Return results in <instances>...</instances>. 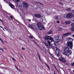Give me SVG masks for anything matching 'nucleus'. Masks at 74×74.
<instances>
[{"mask_svg":"<svg viewBox=\"0 0 74 74\" xmlns=\"http://www.w3.org/2000/svg\"><path fill=\"white\" fill-rule=\"evenodd\" d=\"M67 41H68L66 44V45L70 48L71 49H72L73 47V39L71 38H67Z\"/></svg>","mask_w":74,"mask_h":74,"instance_id":"obj_1","label":"nucleus"},{"mask_svg":"<svg viewBox=\"0 0 74 74\" xmlns=\"http://www.w3.org/2000/svg\"><path fill=\"white\" fill-rule=\"evenodd\" d=\"M69 48L66 47H65L64 51V52L63 53L64 55L66 56H69V55H70L71 53V50H69Z\"/></svg>","mask_w":74,"mask_h":74,"instance_id":"obj_2","label":"nucleus"},{"mask_svg":"<svg viewBox=\"0 0 74 74\" xmlns=\"http://www.w3.org/2000/svg\"><path fill=\"white\" fill-rule=\"evenodd\" d=\"M56 54L58 57H59L60 55V51L59 48L56 47V50L55 52Z\"/></svg>","mask_w":74,"mask_h":74,"instance_id":"obj_3","label":"nucleus"},{"mask_svg":"<svg viewBox=\"0 0 74 74\" xmlns=\"http://www.w3.org/2000/svg\"><path fill=\"white\" fill-rule=\"evenodd\" d=\"M21 5L22 6H23L24 9H25V10H26L28 8V7H29L27 4L24 2L23 3L21 4Z\"/></svg>","mask_w":74,"mask_h":74,"instance_id":"obj_4","label":"nucleus"},{"mask_svg":"<svg viewBox=\"0 0 74 74\" xmlns=\"http://www.w3.org/2000/svg\"><path fill=\"white\" fill-rule=\"evenodd\" d=\"M47 42L49 45V48H52L53 49H55V48H56V46H55V45L53 46L52 45H51L50 41H47Z\"/></svg>","mask_w":74,"mask_h":74,"instance_id":"obj_5","label":"nucleus"},{"mask_svg":"<svg viewBox=\"0 0 74 74\" xmlns=\"http://www.w3.org/2000/svg\"><path fill=\"white\" fill-rule=\"evenodd\" d=\"M61 40V37L60 36H58L56 38L55 42L58 43Z\"/></svg>","mask_w":74,"mask_h":74,"instance_id":"obj_6","label":"nucleus"},{"mask_svg":"<svg viewBox=\"0 0 74 74\" xmlns=\"http://www.w3.org/2000/svg\"><path fill=\"white\" fill-rule=\"evenodd\" d=\"M72 16H73V14L71 13H69L68 14L66 15V18H70Z\"/></svg>","mask_w":74,"mask_h":74,"instance_id":"obj_7","label":"nucleus"},{"mask_svg":"<svg viewBox=\"0 0 74 74\" xmlns=\"http://www.w3.org/2000/svg\"><path fill=\"white\" fill-rule=\"evenodd\" d=\"M37 25L38 27V28L40 30H42V27H41V23L39 22L37 23Z\"/></svg>","mask_w":74,"mask_h":74,"instance_id":"obj_8","label":"nucleus"},{"mask_svg":"<svg viewBox=\"0 0 74 74\" xmlns=\"http://www.w3.org/2000/svg\"><path fill=\"white\" fill-rule=\"evenodd\" d=\"M62 59H61V58H59V60L60 61H62V62H65V63H66V60L64 59V58H62V57H61Z\"/></svg>","mask_w":74,"mask_h":74,"instance_id":"obj_9","label":"nucleus"},{"mask_svg":"<svg viewBox=\"0 0 74 74\" xmlns=\"http://www.w3.org/2000/svg\"><path fill=\"white\" fill-rule=\"evenodd\" d=\"M70 34H71V33L70 32H69L64 34L63 36V37H65L66 36H69V35H70Z\"/></svg>","mask_w":74,"mask_h":74,"instance_id":"obj_10","label":"nucleus"},{"mask_svg":"<svg viewBox=\"0 0 74 74\" xmlns=\"http://www.w3.org/2000/svg\"><path fill=\"white\" fill-rule=\"evenodd\" d=\"M34 16L36 18H40L41 17V15L39 14H35Z\"/></svg>","mask_w":74,"mask_h":74,"instance_id":"obj_11","label":"nucleus"},{"mask_svg":"<svg viewBox=\"0 0 74 74\" xmlns=\"http://www.w3.org/2000/svg\"><path fill=\"white\" fill-rule=\"evenodd\" d=\"M9 4L12 8V9H14L15 8V6H14V5H13L12 4V3H9Z\"/></svg>","mask_w":74,"mask_h":74,"instance_id":"obj_12","label":"nucleus"},{"mask_svg":"<svg viewBox=\"0 0 74 74\" xmlns=\"http://www.w3.org/2000/svg\"><path fill=\"white\" fill-rule=\"evenodd\" d=\"M43 44H44L47 47V48H49V46H48V45L47 43H46V42H45L44 41V42H43Z\"/></svg>","mask_w":74,"mask_h":74,"instance_id":"obj_13","label":"nucleus"},{"mask_svg":"<svg viewBox=\"0 0 74 74\" xmlns=\"http://www.w3.org/2000/svg\"><path fill=\"white\" fill-rule=\"evenodd\" d=\"M50 36H47L46 37H45V40H48V39H49L50 38Z\"/></svg>","mask_w":74,"mask_h":74,"instance_id":"obj_14","label":"nucleus"},{"mask_svg":"<svg viewBox=\"0 0 74 74\" xmlns=\"http://www.w3.org/2000/svg\"><path fill=\"white\" fill-rule=\"evenodd\" d=\"M70 21H68L65 22L64 23L65 25H68V24H70Z\"/></svg>","mask_w":74,"mask_h":74,"instance_id":"obj_15","label":"nucleus"},{"mask_svg":"<svg viewBox=\"0 0 74 74\" xmlns=\"http://www.w3.org/2000/svg\"><path fill=\"white\" fill-rule=\"evenodd\" d=\"M56 30L58 31H62L63 30V29L62 28H57Z\"/></svg>","mask_w":74,"mask_h":74,"instance_id":"obj_16","label":"nucleus"},{"mask_svg":"<svg viewBox=\"0 0 74 74\" xmlns=\"http://www.w3.org/2000/svg\"><path fill=\"white\" fill-rule=\"evenodd\" d=\"M50 41L51 42V43H50V44H51V45H53V44H55V42H54L53 41Z\"/></svg>","mask_w":74,"mask_h":74,"instance_id":"obj_17","label":"nucleus"},{"mask_svg":"<svg viewBox=\"0 0 74 74\" xmlns=\"http://www.w3.org/2000/svg\"><path fill=\"white\" fill-rule=\"evenodd\" d=\"M52 30H50L48 33V34H52Z\"/></svg>","mask_w":74,"mask_h":74,"instance_id":"obj_18","label":"nucleus"},{"mask_svg":"<svg viewBox=\"0 0 74 74\" xmlns=\"http://www.w3.org/2000/svg\"><path fill=\"white\" fill-rule=\"evenodd\" d=\"M8 31L9 33H10V34H11V33H12V32L11 31V30H10V29H8Z\"/></svg>","mask_w":74,"mask_h":74,"instance_id":"obj_19","label":"nucleus"},{"mask_svg":"<svg viewBox=\"0 0 74 74\" xmlns=\"http://www.w3.org/2000/svg\"><path fill=\"white\" fill-rule=\"evenodd\" d=\"M71 30L72 32H74V28L71 27Z\"/></svg>","mask_w":74,"mask_h":74,"instance_id":"obj_20","label":"nucleus"},{"mask_svg":"<svg viewBox=\"0 0 74 74\" xmlns=\"http://www.w3.org/2000/svg\"><path fill=\"white\" fill-rule=\"evenodd\" d=\"M17 70H18V71H19V72H21V73H23V71L21 70H20V69H17Z\"/></svg>","mask_w":74,"mask_h":74,"instance_id":"obj_21","label":"nucleus"},{"mask_svg":"<svg viewBox=\"0 0 74 74\" xmlns=\"http://www.w3.org/2000/svg\"><path fill=\"white\" fill-rule=\"evenodd\" d=\"M50 40H51V41H53V38H51V37H50Z\"/></svg>","mask_w":74,"mask_h":74,"instance_id":"obj_22","label":"nucleus"},{"mask_svg":"<svg viewBox=\"0 0 74 74\" xmlns=\"http://www.w3.org/2000/svg\"><path fill=\"white\" fill-rule=\"evenodd\" d=\"M64 25V23H63V22H62L61 23V25L60 26H63V27H64V26L62 25Z\"/></svg>","mask_w":74,"mask_h":74,"instance_id":"obj_23","label":"nucleus"},{"mask_svg":"<svg viewBox=\"0 0 74 74\" xmlns=\"http://www.w3.org/2000/svg\"><path fill=\"white\" fill-rule=\"evenodd\" d=\"M29 28H30L31 29H33V26L32 25L29 26Z\"/></svg>","mask_w":74,"mask_h":74,"instance_id":"obj_24","label":"nucleus"},{"mask_svg":"<svg viewBox=\"0 0 74 74\" xmlns=\"http://www.w3.org/2000/svg\"><path fill=\"white\" fill-rule=\"evenodd\" d=\"M58 19V16H55V19Z\"/></svg>","mask_w":74,"mask_h":74,"instance_id":"obj_25","label":"nucleus"},{"mask_svg":"<svg viewBox=\"0 0 74 74\" xmlns=\"http://www.w3.org/2000/svg\"><path fill=\"white\" fill-rule=\"evenodd\" d=\"M66 11H70L71 10V8H68L66 10Z\"/></svg>","mask_w":74,"mask_h":74,"instance_id":"obj_26","label":"nucleus"},{"mask_svg":"<svg viewBox=\"0 0 74 74\" xmlns=\"http://www.w3.org/2000/svg\"><path fill=\"white\" fill-rule=\"evenodd\" d=\"M43 49L45 51V52H46V51H47L46 48H45V47H43Z\"/></svg>","mask_w":74,"mask_h":74,"instance_id":"obj_27","label":"nucleus"},{"mask_svg":"<svg viewBox=\"0 0 74 74\" xmlns=\"http://www.w3.org/2000/svg\"><path fill=\"white\" fill-rule=\"evenodd\" d=\"M15 1L16 3H18V2H20V0H15Z\"/></svg>","mask_w":74,"mask_h":74,"instance_id":"obj_28","label":"nucleus"},{"mask_svg":"<svg viewBox=\"0 0 74 74\" xmlns=\"http://www.w3.org/2000/svg\"><path fill=\"white\" fill-rule=\"evenodd\" d=\"M71 26H72V27H74V23H71Z\"/></svg>","mask_w":74,"mask_h":74,"instance_id":"obj_29","label":"nucleus"},{"mask_svg":"<svg viewBox=\"0 0 74 74\" xmlns=\"http://www.w3.org/2000/svg\"><path fill=\"white\" fill-rule=\"evenodd\" d=\"M45 64H46V65L47 66L48 68L49 69V70H50V69L49 68V66L47 65V64L45 63Z\"/></svg>","mask_w":74,"mask_h":74,"instance_id":"obj_30","label":"nucleus"},{"mask_svg":"<svg viewBox=\"0 0 74 74\" xmlns=\"http://www.w3.org/2000/svg\"><path fill=\"white\" fill-rule=\"evenodd\" d=\"M36 3H38V4H40L41 5H43L41 3H40V2H36Z\"/></svg>","mask_w":74,"mask_h":74,"instance_id":"obj_31","label":"nucleus"},{"mask_svg":"<svg viewBox=\"0 0 74 74\" xmlns=\"http://www.w3.org/2000/svg\"><path fill=\"white\" fill-rule=\"evenodd\" d=\"M0 50H1L2 52H4V50H3V49H1V48H0Z\"/></svg>","mask_w":74,"mask_h":74,"instance_id":"obj_32","label":"nucleus"},{"mask_svg":"<svg viewBox=\"0 0 74 74\" xmlns=\"http://www.w3.org/2000/svg\"><path fill=\"white\" fill-rule=\"evenodd\" d=\"M0 41H1L2 42H3V43H4V42L3 41V40H2V39H1L0 38Z\"/></svg>","mask_w":74,"mask_h":74,"instance_id":"obj_33","label":"nucleus"},{"mask_svg":"<svg viewBox=\"0 0 74 74\" xmlns=\"http://www.w3.org/2000/svg\"><path fill=\"white\" fill-rule=\"evenodd\" d=\"M57 23H60V21H57Z\"/></svg>","mask_w":74,"mask_h":74,"instance_id":"obj_34","label":"nucleus"},{"mask_svg":"<svg viewBox=\"0 0 74 74\" xmlns=\"http://www.w3.org/2000/svg\"><path fill=\"white\" fill-rule=\"evenodd\" d=\"M29 38H33V37L31 35L29 36Z\"/></svg>","mask_w":74,"mask_h":74,"instance_id":"obj_35","label":"nucleus"},{"mask_svg":"<svg viewBox=\"0 0 74 74\" xmlns=\"http://www.w3.org/2000/svg\"><path fill=\"white\" fill-rule=\"evenodd\" d=\"M38 8V6L37 5H36V9H37V8Z\"/></svg>","mask_w":74,"mask_h":74,"instance_id":"obj_36","label":"nucleus"},{"mask_svg":"<svg viewBox=\"0 0 74 74\" xmlns=\"http://www.w3.org/2000/svg\"><path fill=\"white\" fill-rule=\"evenodd\" d=\"M18 54L21 56V57H22V58H23V59H24L23 58V57H22V55H21V54H20L19 53H18Z\"/></svg>","mask_w":74,"mask_h":74,"instance_id":"obj_37","label":"nucleus"},{"mask_svg":"<svg viewBox=\"0 0 74 74\" xmlns=\"http://www.w3.org/2000/svg\"><path fill=\"white\" fill-rule=\"evenodd\" d=\"M12 60H13L14 61H16L15 60V59H14V58H13V57H12Z\"/></svg>","mask_w":74,"mask_h":74,"instance_id":"obj_38","label":"nucleus"},{"mask_svg":"<svg viewBox=\"0 0 74 74\" xmlns=\"http://www.w3.org/2000/svg\"><path fill=\"white\" fill-rule=\"evenodd\" d=\"M21 49L22 50L23 49V50H25V49L24 48H21Z\"/></svg>","mask_w":74,"mask_h":74,"instance_id":"obj_39","label":"nucleus"},{"mask_svg":"<svg viewBox=\"0 0 74 74\" xmlns=\"http://www.w3.org/2000/svg\"><path fill=\"white\" fill-rule=\"evenodd\" d=\"M15 67H16V69H17L18 70V68H17V66H16V65H15Z\"/></svg>","mask_w":74,"mask_h":74,"instance_id":"obj_40","label":"nucleus"},{"mask_svg":"<svg viewBox=\"0 0 74 74\" xmlns=\"http://www.w3.org/2000/svg\"><path fill=\"white\" fill-rule=\"evenodd\" d=\"M28 21H29V22H30L31 21V20H30V19H28Z\"/></svg>","mask_w":74,"mask_h":74,"instance_id":"obj_41","label":"nucleus"},{"mask_svg":"<svg viewBox=\"0 0 74 74\" xmlns=\"http://www.w3.org/2000/svg\"><path fill=\"white\" fill-rule=\"evenodd\" d=\"M42 27L43 29H44V30H45V28H44V26H43Z\"/></svg>","mask_w":74,"mask_h":74,"instance_id":"obj_42","label":"nucleus"},{"mask_svg":"<svg viewBox=\"0 0 74 74\" xmlns=\"http://www.w3.org/2000/svg\"><path fill=\"white\" fill-rule=\"evenodd\" d=\"M18 6H19L20 7L22 8V6H22V5H21V6H20V5H19Z\"/></svg>","mask_w":74,"mask_h":74,"instance_id":"obj_43","label":"nucleus"},{"mask_svg":"<svg viewBox=\"0 0 74 74\" xmlns=\"http://www.w3.org/2000/svg\"><path fill=\"white\" fill-rule=\"evenodd\" d=\"M38 57H40V54H39V53L38 54Z\"/></svg>","mask_w":74,"mask_h":74,"instance_id":"obj_44","label":"nucleus"},{"mask_svg":"<svg viewBox=\"0 0 74 74\" xmlns=\"http://www.w3.org/2000/svg\"><path fill=\"white\" fill-rule=\"evenodd\" d=\"M5 29L6 30H7V31H8V29H7L5 28Z\"/></svg>","mask_w":74,"mask_h":74,"instance_id":"obj_45","label":"nucleus"},{"mask_svg":"<svg viewBox=\"0 0 74 74\" xmlns=\"http://www.w3.org/2000/svg\"><path fill=\"white\" fill-rule=\"evenodd\" d=\"M39 58L40 61H41V59H40V57H39Z\"/></svg>","mask_w":74,"mask_h":74,"instance_id":"obj_46","label":"nucleus"},{"mask_svg":"<svg viewBox=\"0 0 74 74\" xmlns=\"http://www.w3.org/2000/svg\"><path fill=\"white\" fill-rule=\"evenodd\" d=\"M59 4H62V2H59Z\"/></svg>","mask_w":74,"mask_h":74,"instance_id":"obj_47","label":"nucleus"},{"mask_svg":"<svg viewBox=\"0 0 74 74\" xmlns=\"http://www.w3.org/2000/svg\"><path fill=\"white\" fill-rule=\"evenodd\" d=\"M10 18H11V19H13L12 17L11 16H10Z\"/></svg>","mask_w":74,"mask_h":74,"instance_id":"obj_48","label":"nucleus"},{"mask_svg":"<svg viewBox=\"0 0 74 74\" xmlns=\"http://www.w3.org/2000/svg\"><path fill=\"white\" fill-rule=\"evenodd\" d=\"M65 64H66V65L67 66L68 65V64H67V63H65Z\"/></svg>","mask_w":74,"mask_h":74,"instance_id":"obj_49","label":"nucleus"},{"mask_svg":"<svg viewBox=\"0 0 74 74\" xmlns=\"http://www.w3.org/2000/svg\"><path fill=\"white\" fill-rule=\"evenodd\" d=\"M0 21H1L2 22H3V21H2V20H1L0 19Z\"/></svg>","mask_w":74,"mask_h":74,"instance_id":"obj_50","label":"nucleus"},{"mask_svg":"<svg viewBox=\"0 0 74 74\" xmlns=\"http://www.w3.org/2000/svg\"><path fill=\"white\" fill-rule=\"evenodd\" d=\"M22 18L23 19H24V18H25V17H22Z\"/></svg>","mask_w":74,"mask_h":74,"instance_id":"obj_51","label":"nucleus"},{"mask_svg":"<svg viewBox=\"0 0 74 74\" xmlns=\"http://www.w3.org/2000/svg\"><path fill=\"white\" fill-rule=\"evenodd\" d=\"M0 27H1V28H2V29H3V28L2 27L0 26Z\"/></svg>","mask_w":74,"mask_h":74,"instance_id":"obj_52","label":"nucleus"},{"mask_svg":"<svg viewBox=\"0 0 74 74\" xmlns=\"http://www.w3.org/2000/svg\"><path fill=\"white\" fill-rule=\"evenodd\" d=\"M56 70L57 71H58V73H59V71H58V69H56Z\"/></svg>","mask_w":74,"mask_h":74,"instance_id":"obj_53","label":"nucleus"},{"mask_svg":"<svg viewBox=\"0 0 74 74\" xmlns=\"http://www.w3.org/2000/svg\"><path fill=\"white\" fill-rule=\"evenodd\" d=\"M54 74H56V73H55V71H54Z\"/></svg>","mask_w":74,"mask_h":74,"instance_id":"obj_54","label":"nucleus"},{"mask_svg":"<svg viewBox=\"0 0 74 74\" xmlns=\"http://www.w3.org/2000/svg\"><path fill=\"white\" fill-rule=\"evenodd\" d=\"M33 41H34V42H35L34 40H33Z\"/></svg>","mask_w":74,"mask_h":74,"instance_id":"obj_55","label":"nucleus"},{"mask_svg":"<svg viewBox=\"0 0 74 74\" xmlns=\"http://www.w3.org/2000/svg\"><path fill=\"white\" fill-rule=\"evenodd\" d=\"M2 29H3V30H4V31L5 30H4V28H3Z\"/></svg>","mask_w":74,"mask_h":74,"instance_id":"obj_56","label":"nucleus"},{"mask_svg":"<svg viewBox=\"0 0 74 74\" xmlns=\"http://www.w3.org/2000/svg\"><path fill=\"white\" fill-rule=\"evenodd\" d=\"M64 17H65V14H64Z\"/></svg>","mask_w":74,"mask_h":74,"instance_id":"obj_57","label":"nucleus"},{"mask_svg":"<svg viewBox=\"0 0 74 74\" xmlns=\"http://www.w3.org/2000/svg\"><path fill=\"white\" fill-rule=\"evenodd\" d=\"M41 49V50H42V49L41 48H40Z\"/></svg>","mask_w":74,"mask_h":74,"instance_id":"obj_58","label":"nucleus"},{"mask_svg":"<svg viewBox=\"0 0 74 74\" xmlns=\"http://www.w3.org/2000/svg\"><path fill=\"white\" fill-rule=\"evenodd\" d=\"M35 43V44H36L37 43H36V42H34Z\"/></svg>","mask_w":74,"mask_h":74,"instance_id":"obj_59","label":"nucleus"},{"mask_svg":"<svg viewBox=\"0 0 74 74\" xmlns=\"http://www.w3.org/2000/svg\"><path fill=\"white\" fill-rule=\"evenodd\" d=\"M55 67L56 68V66H55Z\"/></svg>","mask_w":74,"mask_h":74,"instance_id":"obj_60","label":"nucleus"},{"mask_svg":"<svg viewBox=\"0 0 74 74\" xmlns=\"http://www.w3.org/2000/svg\"><path fill=\"white\" fill-rule=\"evenodd\" d=\"M60 0V1H62V0Z\"/></svg>","mask_w":74,"mask_h":74,"instance_id":"obj_61","label":"nucleus"},{"mask_svg":"<svg viewBox=\"0 0 74 74\" xmlns=\"http://www.w3.org/2000/svg\"><path fill=\"white\" fill-rule=\"evenodd\" d=\"M73 72H74V70H73Z\"/></svg>","mask_w":74,"mask_h":74,"instance_id":"obj_62","label":"nucleus"},{"mask_svg":"<svg viewBox=\"0 0 74 74\" xmlns=\"http://www.w3.org/2000/svg\"><path fill=\"white\" fill-rule=\"evenodd\" d=\"M4 1H5L6 0H3Z\"/></svg>","mask_w":74,"mask_h":74,"instance_id":"obj_63","label":"nucleus"},{"mask_svg":"<svg viewBox=\"0 0 74 74\" xmlns=\"http://www.w3.org/2000/svg\"><path fill=\"white\" fill-rule=\"evenodd\" d=\"M36 45H37V43H36Z\"/></svg>","mask_w":74,"mask_h":74,"instance_id":"obj_64","label":"nucleus"}]
</instances>
